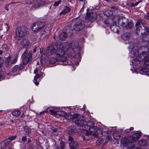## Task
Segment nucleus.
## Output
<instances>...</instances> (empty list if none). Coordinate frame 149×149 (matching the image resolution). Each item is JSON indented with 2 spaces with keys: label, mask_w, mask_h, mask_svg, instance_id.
Instances as JSON below:
<instances>
[{
  "label": "nucleus",
  "mask_w": 149,
  "mask_h": 149,
  "mask_svg": "<svg viewBox=\"0 0 149 149\" xmlns=\"http://www.w3.org/2000/svg\"><path fill=\"white\" fill-rule=\"evenodd\" d=\"M24 65L22 63L19 65H15L12 68L11 72L13 73H16L15 75L19 74V71L21 70L24 68Z\"/></svg>",
  "instance_id": "obj_7"
},
{
  "label": "nucleus",
  "mask_w": 149,
  "mask_h": 149,
  "mask_svg": "<svg viewBox=\"0 0 149 149\" xmlns=\"http://www.w3.org/2000/svg\"><path fill=\"white\" fill-rule=\"evenodd\" d=\"M76 125L80 127H83L85 126L86 125V122L84 120H80V119H78L76 120L75 122Z\"/></svg>",
  "instance_id": "obj_15"
},
{
  "label": "nucleus",
  "mask_w": 149,
  "mask_h": 149,
  "mask_svg": "<svg viewBox=\"0 0 149 149\" xmlns=\"http://www.w3.org/2000/svg\"><path fill=\"white\" fill-rule=\"evenodd\" d=\"M148 144L147 141L145 139L141 140L138 142V145L141 146H146Z\"/></svg>",
  "instance_id": "obj_17"
},
{
  "label": "nucleus",
  "mask_w": 149,
  "mask_h": 149,
  "mask_svg": "<svg viewBox=\"0 0 149 149\" xmlns=\"http://www.w3.org/2000/svg\"><path fill=\"white\" fill-rule=\"evenodd\" d=\"M61 2V0H59L55 2L54 4V6H58Z\"/></svg>",
  "instance_id": "obj_37"
},
{
  "label": "nucleus",
  "mask_w": 149,
  "mask_h": 149,
  "mask_svg": "<svg viewBox=\"0 0 149 149\" xmlns=\"http://www.w3.org/2000/svg\"><path fill=\"white\" fill-rule=\"evenodd\" d=\"M74 43H72L71 45H69L68 42L62 43L57 47L56 45H49L48 47V54L49 55H51L54 54L56 56V58H52L49 61V63L51 64H54L56 63L58 61H59L63 62V63L65 65H72L73 64H75L74 61L75 56V53L74 51H72L70 53H68L67 54L68 57L71 59L70 62L71 64L67 62L68 60L64 56L66 54V51L69 48V46L71 48L73 49L75 48L74 46H73Z\"/></svg>",
  "instance_id": "obj_1"
},
{
  "label": "nucleus",
  "mask_w": 149,
  "mask_h": 149,
  "mask_svg": "<svg viewBox=\"0 0 149 149\" xmlns=\"http://www.w3.org/2000/svg\"><path fill=\"white\" fill-rule=\"evenodd\" d=\"M51 129L54 132H56L58 130L57 127H52Z\"/></svg>",
  "instance_id": "obj_38"
},
{
  "label": "nucleus",
  "mask_w": 149,
  "mask_h": 149,
  "mask_svg": "<svg viewBox=\"0 0 149 149\" xmlns=\"http://www.w3.org/2000/svg\"><path fill=\"white\" fill-rule=\"evenodd\" d=\"M70 149H76L79 147V145L77 142H72L69 144Z\"/></svg>",
  "instance_id": "obj_16"
},
{
  "label": "nucleus",
  "mask_w": 149,
  "mask_h": 149,
  "mask_svg": "<svg viewBox=\"0 0 149 149\" xmlns=\"http://www.w3.org/2000/svg\"><path fill=\"white\" fill-rule=\"evenodd\" d=\"M96 14L93 13H88L86 14V19L88 22H93L96 18Z\"/></svg>",
  "instance_id": "obj_11"
},
{
  "label": "nucleus",
  "mask_w": 149,
  "mask_h": 149,
  "mask_svg": "<svg viewBox=\"0 0 149 149\" xmlns=\"http://www.w3.org/2000/svg\"><path fill=\"white\" fill-rule=\"evenodd\" d=\"M141 71L144 73L147 72H148V68L146 66H144L141 68Z\"/></svg>",
  "instance_id": "obj_29"
},
{
  "label": "nucleus",
  "mask_w": 149,
  "mask_h": 149,
  "mask_svg": "<svg viewBox=\"0 0 149 149\" xmlns=\"http://www.w3.org/2000/svg\"><path fill=\"white\" fill-rule=\"evenodd\" d=\"M111 29L113 30L114 32L117 33V30L118 29V27L115 25H112L111 26Z\"/></svg>",
  "instance_id": "obj_31"
},
{
  "label": "nucleus",
  "mask_w": 149,
  "mask_h": 149,
  "mask_svg": "<svg viewBox=\"0 0 149 149\" xmlns=\"http://www.w3.org/2000/svg\"><path fill=\"white\" fill-rule=\"evenodd\" d=\"M20 44L24 48H25L26 49L30 48L31 46V44L30 41L26 39L22 40L20 42Z\"/></svg>",
  "instance_id": "obj_10"
},
{
  "label": "nucleus",
  "mask_w": 149,
  "mask_h": 149,
  "mask_svg": "<svg viewBox=\"0 0 149 149\" xmlns=\"http://www.w3.org/2000/svg\"><path fill=\"white\" fill-rule=\"evenodd\" d=\"M84 22L81 20L77 21L74 26V29L76 31H79L84 28Z\"/></svg>",
  "instance_id": "obj_8"
},
{
  "label": "nucleus",
  "mask_w": 149,
  "mask_h": 149,
  "mask_svg": "<svg viewBox=\"0 0 149 149\" xmlns=\"http://www.w3.org/2000/svg\"><path fill=\"white\" fill-rule=\"evenodd\" d=\"M142 1L141 0H140V1H138L135 4H133L132 5L133 6H135L139 4Z\"/></svg>",
  "instance_id": "obj_47"
},
{
  "label": "nucleus",
  "mask_w": 149,
  "mask_h": 149,
  "mask_svg": "<svg viewBox=\"0 0 149 149\" xmlns=\"http://www.w3.org/2000/svg\"><path fill=\"white\" fill-rule=\"evenodd\" d=\"M18 58V56L16 55L15 56L13 60H11L10 61V63L11 64H14L17 61Z\"/></svg>",
  "instance_id": "obj_25"
},
{
  "label": "nucleus",
  "mask_w": 149,
  "mask_h": 149,
  "mask_svg": "<svg viewBox=\"0 0 149 149\" xmlns=\"http://www.w3.org/2000/svg\"><path fill=\"white\" fill-rule=\"evenodd\" d=\"M29 147L30 148H32L33 147H32V146L31 145H30L29 146Z\"/></svg>",
  "instance_id": "obj_63"
},
{
  "label": "nucleus",
  "mask_w": 149,
  "mask_h": 149,
  "mask_svg": "<svg viewBox=\"0 0 149 149\" xmlns=\"http://www.w3.org/2000/svg\"><path fill=\"white\" fill-rule=\"evenodd\" d=\"M111 8L113 9L116 10H118V8L116 7H111Z\"/></svg>",
  "instance_id": "obj_51"
},
{
  "label": "nucleus",
  "mask_w": 149,
  "mask_h": 149,
  "mask_svg": "<svg viewBox=\"0 0 149 149\" xmlns=\"http://www.w3.org/2000/svg\"><path fill=\"white\" fill-rule=\"evenodd\" d=\"M70 11V8L67 6H66L64 8L63 10L60 13V15L65 14L69 12Z\"/></svg>",
  "instance_id": "obj_19"
},
{
  "label": "nucleus",
  "mask_w": 149,
  "mask_h": 149,
  "mask_svg": "<svg viewBox=\"0 0 149 149\" xmlns=\"http://www.w3.org/2000/svg\"><path fill=\"white\" fill-rule=\"evenodd\" d=\"M31 141V139L30 138H28L27 142L28 143H29Z\"/></svg>",
  "instance_id": "obj_57"
},
{
  "label": "nucleus",
  "mask_w": 149,
  "mask_h": 149,
  "mask_svg": "<svg viewBox=\"0 0 149 149\" xmlns=\"http://www.w3.org/2000/svg\"><path fill=\"white\" fill-rule=\"evenodd\" d=\"M32 2V0H25L24 2V4L25 5H29L31 4Z\"/></svg>",
  "instance_id": "obj_33"
},
{
  "label": "nucleus",
  "mask_w": 149,
  "mask_h": 149,
  "mask_svg": "<svg viewBox=\"0 0 149 149\" xmlns=\"http://www.w3.org/2000/svg\"><path fill=\"white\" fill-rule=\"evenodd\" d=\"M45 5V2L41 0H38L34 2V4L32 6V8H36L43 6Z\"/></svg>",
  "instance_id": "obj_12"
},
{
  "label": "nucleus",
  "mask_w": 149,
  "mask_h": 149,
  "mask_svg": "<svg viewBox=\"0 0 149 149\" xmlns=\"http://www.w3.org/2000/svg\"><path fill=\"white\" fill-rule=\"evenodd\" d=\"M61 149H64L65 146V144L64 142L61 141L60 144Z\"/></svg>",
  "instance_id": "obj_32"
},
{
  "label": "nucleus",
  "mask_w": 149,
  "mask_h": 149,
  "mask_svg": "<svg viewBox=\"0 0 149 149\" xmlns=\"http://www.w3.org/2000/svg\"><path fill=\"white\" fill-rule=\"evenodd\" d=\"M47 112V111H46V110H45V111H43L40 112V114L41 115V113H45V112Z\"/></svg>",
  "instance_id": "obj_58"
},
{
  "label": "nucleus",
  "mask_w": 149,
  "mask_h": 149,
  "mask_svg": "<svg viewBox=\"0 0 149 149\" xmlns=\"http://www.w3.org/2000/svg\"><path fill=\"white\" fill-rule=\"evenodd\" d=\"M3 53V52L2 50H0V55H1Z\"/></svg>",
  "instance_id": "obj_61"
},
{
  "label": "nucleus",
  "mask_w": 149,
  "mask_h": 149,
  "mask_svg": "<svg viewBox=\"0 0 149 149\" xmlns=\"http://www.w3.org/2000/svg\"><path fill=\"white\" fill-rule=\"evenodd\" d=\"M32 55V51H30L28 52V50L26 49L21 56V58L22 60V63L25 65L28 63H31L33 58Z\"/></svg>",
  "instance_id": "obj_2"
},
{
  "label": "nucleus",
  "mask_w": 149,
  "mask_h": 149,
  "mask_svg": "<svg viewBox=\"0 0 149 149\" xmlns=\"http://www.w3.org/2000/svg\"><path fill=\"white\" fill-rule=\"evenodd\" d=\"M146 74V75H147L148 76V73H147V74Z\"/></svg>",
  "instance_id": "obj_64"
},
{
  "label": "nucleus",
  "mask_w": 149,
  "mask_h": 149,
  "mask_svg": "<svg viewBox=\"0 0 149 149\" xmlns=\"http://www.w3.org/2000/svg\"><path fill=\"white\" fill-rule=\"evenodd\" d=\"M68 140L69 141H72L73 140V139L72 136H69L68 138Z\"/></svg>",
  "instance_id": "obj_49"
},
{
  "label": "nucleus",
  "mask_w": 149,
  "mask_h": 149,
  "mask_svg": "<svg viewBox=\"0 0 149 149\" xmlns=\"http://www.w3.org/2000/svg\"><path fill=\"white\" fill-rule=\"evenodd\" d=\"M38 72V70L36 69L34 70L33 73L35 74H36Z\"/></svg>",
  "instance_id": "obj_52"
},
{
  "label": "nucleus",
  "mask_w": 149,
  "mask_h": 149,
  "mask_svg": "<svg viewBox=\"0 0 149 149\" xmlns=\"http://www.w3.org/2000/svg\"><path fill=\"white\" fill-rule=\"evenodd\" d=\"M105 13L106 15L108 17H111L113 15V12L110 10H107L105 11Z\"/></svg>",
  "instance_id": "obj_24"
},
{
  "label": "nucleus",
  "mask_w": 149,
  "mask_h": 149,
  "mask_svg": "<svg viewBox=\"0 0 149 149\" xmlns=\"http://www.w3.org/2000/svg\"><path fill=\"white\" fill-rule=\"evenodd\" d=\"M37 48V47H36L33 50V52H36V49Z\"/></svg>",
  "instance_id": "obj_59"
},
{
  "label": "nucleus",
  "mask_w": 149,
  "mask_h": 149,
  "mask_svg": "<svg viewBox=\"0 0 149 149\" xmlns=\"http://www.w3.org/2000/svg\"><path fill=\"white\" fill-rule=\"evenodd\" d=\"M84 8L83 7H82V8H81V10H80V11L81 12L84 9Z\"/></svg>",
  "instance_id": "obj_62"
},
{
  "label": "nucleus",
  "mask_w": 149,
  "mask_h": 149,
  "mask_svg": "<svg viewBox=\"0 0 149 149\" xmlns=\"http://www.w3.org/2000/svg\"><path fill=\"white\" fill-rule=\"evenodd\" d=\"M45 27H44L42 28V30L41 32V33L42 34L44 33H45L47 31V30L45 29Z\"/></svg>",
  "instance_id": "obj_45"
},
{
  "label": "nucleus",
  "mask_w": 149,
  "mask_h": 149,
  "mask_svg": "<svg viewBox=\"0 0 149 149\" xmlns=\"http://www.w3.org/2000/svg\"><path fill=\"white\" fill-rule=\"evenodd\" d=\"M21 139L23 142H25L27 141V138L26 136H23Z\"/></svg>",
  "instance_id": "obj_41"
},
{
  "label": "nucleus",
  "mask_w": 149,
  "mask_h": 149,
  "mask_svg": "<svg viewBox=\"0 0 149 149\" xmlns=\"http://www.w3.org/2000/svg\"><path fill=\"white\" fill-rule=\"evenodd\" d=\"M54 149H59V148L57 145H55L54 146Z\"/></svg>",
  "instance_id": "obj_50"
},
{
  "label": "nucleus",
  "mask_w": 149,
  "mask_h": 149,
  "mask_svg": "<svg viewBox=\"0 0 149 149\" xmlns=\"http://www.w3.org/2000/svg\"><path fill=\"white\" fill-rule=\"evenodd\" d=\"M5 9L7 11H8L9 10L8 8V7H7V6H5Z\"/></svg>",
  "instance_id": "obj_60"
},
{
  "label": "nucleus",
  "mask_w": 149,
  "mask_h": 149,
  "mask_svg": "<svg viewBox=\"0 0 149 149\" xmlns=\"http://www.w3.org/2000/svg\"><path fill=\"white\" fill-rule=\"evenodd\" d=\"M112 139V138L111 136L108 135L106 137V140H107L109 141H111Z\"/></svg>",
  "instance_id": "obj_39"
},
{
  "label": "nucleus",
  "mask_w": 149,
  "mask_h": 149,
  "mask_svg": "<svg viewBox=\"0 0 149 149\" xmlns=\"http://www.w3.org/2000/svg\"><path fill=\"white\" fill-rule=\"evenodd\" d=\"M120 142L121 143L123 146H126L132 149L133 148V146H131L129 138L124 137L121 139Z\"/></svg>",
  "instance_id": "obj_9"
},
{
  "label": "nucleus",
  "mask_w": 149,
  "mask_h": 149,
  "mask_svg": "<svg viewBox=\"0 0 149 149\" xmlns=\"http://www.w3.org/2000/svg\"><path fill=\"white\" fill-rule=\"evenodd\" d=\"M65 115V117L66 119L72 120L75 119L79 116V114L77 113L74 114L73 116H72L70 114H67L65 112H63Z\"/></svg>",
  "instance_id": "obj_14"
},
{
  "label": "nucleus",
  "mask_w": 149,
  "mask_h": 149,
  "mask_svg": "<svg viewBox=\"0 0 149 149\" xmlns=\"http://www.w3.org/2000/svg\"><path fill=\"white\" fill-rule=\"evenodd\" d=\"M113 19H116V21L115 22V23L116 24L117 23H118L119 22V18L118 16H116Z\"/></svg>",
  "instance_id": "obj_40"
},
{
  "label": "nucleus",
  "mask_w": 149,
  "mask_h": 149,
  "mask_svg": "<svg viewBox=\"0 0 149 149\" xmlns=\"http://www.w3.org/2000/svg\"><path fill=\"white\" fill-rule=\"evenodd\" d=\"M50 112L51 113V114L53 115H55L57 114L56 112L53 110H50Z\"/></svg>",
  "instance_id": "obj_42"
},
{
  "label": "nucleus",
  "mask_w": 149,
  "mask_h": 149,
  "mask_svg": "<svg viewBox=\"0 0 149 149\" xmlns=\"http://www.w3.org/2000/svg\"><path fill=\"white\" fill-rule=\"evenodd\" d=\"M140 28H141V26H140L137 28L136 29V30H137L138 31H139V32L140 31H141V30H140Z\"/></svg>",
  "instance_id": "obj_53"
},
{
  "label": "nucleus",
  "mask_w": 149,
  "mask_h": 149,
  "mask_svg": "<svg viewBox=\"0 0 149 149\" xmlns=\"http://www.w3.org/2000/svg\"><path fill=\"white\" fill-rule=\"evenodd\" d=\"M11 56H9L5 60V64L6 66H8L9 64V63L10 61Z\"/></svg>",
  "instance_id": "obj_27"
},
{
  "label": "nucleus",
  "mask_w": 149,
  "mask_h": 149,
  "mask_svg": "<svg viewBox=\"0 0 149 149\" xmlns=\"http://www.w3.org/2000/svg\"><path fill=\"white\" fill-rule=\"evenodd\" d=\"M2 65L1 64H0V72L2 71Z\"/></svg>",
  "instance_id": "obj_54"
},
{
  "label": "nucleus",
  "mask_w": 149,
  "mask_h": 149,
  "mask_svg": "<svg viewBox=\"0 0 149 149\" xmlns=\"http://www.w3.org/2000/svg\"><path fill=\"white\" fill-rule=\"evenodd\" d=\"M134 128L133 127H131L129 129H127L126 130H125V131L127 132H129L130 131L132 130H133Z\"/></svg>",
  "instance_id": "obj_43"
},
{
  "label": "nucleus",
  "mask_w": 149,
  "mask_h": 149,
  "mask_svg": "<svg viewBox=\"0 0 149 149\" xmlns=\"http://www.w3.org/2000/svg\"><path fill=\"white\" fill-rule=\"evenodd\" d=\"M133 24L132 22H130L128 23L127 24L126 26V28L127 29H130L133 27Z\"/></svg>",
  "instance_id": "obj_30"
},
{
  "label": "nucleus",
  "mask_w": 149,
  "mask_h": 149,
  "mask_svg": "<svg viewBox=\"0 0 149 149\" xmlns=\"http://www.w3.org/2000/svg\"><path fill=\"white\" fill-rule=\"evenodd\" d=\"M45 24L44 22H38L34 23L32 26V30L34 32H38L42 29Z\"/></svg>",
  "instance_id": "obj_6"
},
{
  "label": "nucleus",
  "mask_w": 149,
  "mask_h": 149,
  "mask_svg": "<svg viewBox=\"0 0 149 149\" xmlns=\"http://www.w3.org/2000/svg\"><path fill=\"white\" fill-rule=\"evenodd\" d=\"M145 18L146 19H149V16L145 15Z\"/></svg>",
  "instance_id": "obj_56"
},
{
  "label": "nucleus",
  "mask_w": 149,
  "mask_h": 149,
  "mask_svg": "<svg viewBox=\"0 0 149 149\" xmlns=\"http://www.w3.org/2000/svg\"><path fill=\"white\" fill-rule=\"evenodd\" d=\"M144 63L145 65L147 66L149 65V58L148 56L145 57L144 59Z\"/></svg>",
  "instance_id": "obj_28"
},
{
  "label": "nucleus",
  "mask_w": 149,
  "mask_h": 149,
  "mask_svg": "<svg viewBox=\"0 0 149 149\" xmlns=\"http://www.w3.org/2000/svg\"><path fill=\"white\" fill-rule=\"evenodd\" d=\"M41 76V74H37L34 77L33 82L36 86H38L39 84V83L37 81V79L40 78Z\"/></svg>",
  "instance_id": "obj_18"
},
{
  "label": "nucleus",
  "mask_w": 149,
  "mask_h": 149,
  "mask_svg": "<svg viewBox=\"0 0 149 149\" xmlns=\"http://www.w3.org/2000/svg\"><path fill=\"white\" fill-rule=\"evenodd\" d=\"M2 48L3 49H6L8 48V46L6 44H3L2 46Z\"/></svg>",
  "instance_id": "obj_44"
},
{
  "label": "nucleus",
  "mask_w": 149,
  "mask_h": 149,
  "mask_svg": "<svg viewBox=\"0 0 149 149\" xmlns=\"http://www.w3.org/2000/svg\"><path fill=\"white\" fill-rule=\"evenodd\" d=\"M141 28L142 29H141V35L143 36V38L145 36H148L149 32V29L148 27H147L146 26H143V27L141 26Z\"/></svg>",
  "instance_id": "obj_13"
},
{
  "label": "nucleus",
  "mask_w": 149,
  "mask_h": 149,
  "mask_svg": "<svg viewBox=\"0 0 149 149\" xmlns=\"http://www.w3.org/2000/svg\"><path fill=\"white\" fill-rule=\"evenodd\" d=\"M4 26L5 27L6 29V32H8L10 29L9 25L7 23H6L4 24Z\"/></svg>",
  "instance_id": "obj_35"
},
{
  "label": "nucleus",
  "mask_w": 149,
  "mask_h": 149,
  "mask_svg": "<svg viewBox=\"0 0 149 149\" xmlns=\"http://www.w3.org/2000/svg\"><path fill=\"white\" fill-rule=\"evenodd\" d=\"M68 36V35L67 34V33L66 32H63L61 33L59 36V38L61 40H64L65 38L67 37Z\"/></svg>",
  "instance_id": "obj_20"
},
{
  "label": "nucleus",
  "mask_w": 149,
  "mask_h": 149,
  "mask_svg": "<svg viewBox=\"0 0 149 149\" xmlns=\"http://www.w3.org/2000/svg\"><path fill=\"white\" fill-rule=\"evenodd\" d=\"M21 111L19 110H15L13 111L12 114L13 116H18L21 114Z\"/></svg>",
  "instance_id": "obj_23"
},
{
  "label": "nucleus",
  "mask_w": 149,
  "mask_h": 149,
  "mask_svg": "<svg viewBox=\"0 0 149 149\" xmlns=\"http://www.w3.org/2000/svg\"><path fill=\"white\" fill-rule=\"evenodd\" d=\"M1 149H5L6 146V145L4 142H2L1 143Z\"/></svg>",
  "instance_id": "obj_34"
},
{
  "label": "nucleus",
  "mask_w": 149,
  "mask_h": 149,
  "mask_svg": "<svg viewBox=\"0 0 149 149\" xmlns=\"http://www.w3.org/2000/svg\"><path fill=\"white\" fill-rule=\"evenodd\" d=\"M145 22L144 20L138 19L137 20V22L136 24V26H139L141 24L142 25H144L145 24Z\"/></svg>",
  "instance_id": "obj_21"
},
{
  "label": "nucleus",
  "mask_w": 149,
  "mask_h": 149,
  "mask_svg": "<svg viewBox=\"0 0 149 149\" xmlns=\"http://www.w3.org/2000/svg\"><path fill=\"white\" fill-rule=\"evenodd\" d=\"M27 29L25 27H18L16 31V38H21L24 37L27 33Z\"/></svg>",
  "instance_id": "obj_4"
},
{
  "label": "nucleus",
  "mask_w": 149,
  "mask_h": 149,
  "mask_svg": "<svg viewBox=\"0 0 149 149\" xmlns=\"http://www.w3.org/2000/svg\"><path fill=\"white\" fill-rule=\"evenodd\" d=\"M94 123L91 121H89L87 122H86V125H85L86 127H88V128L90 132H91L92 134L95 136H97L98 134L97 133V128L94 126Z\"/></svg>",
  "instance_id": "obj_3"
},
{
  "label": "nucleus",
  "mask_w": 149,
  "mask_h": 149,
  "mask_svg": "<svg viewBox=\"0 0 149 149\" xmlns=\"http://www.w3.org/2000/svg\"><path fill=\"white\" fill-rule=\"evenodd\" d=\"M67 131L70 132L72 133H73L76 132V130H75L74 127L72 126L68 127L67 128Z\"/></svg>",
  "instance_id": "obj_22"
},
{
  "label": "nucleus",
  "mask_w": 149,
  "mask_h": 149,
  "mask_svg": "<svg viewBox=\"0 0 149 149\" xmlns=\"http://www.w3.org/2000/svg\"><path fill=\"white\" fill-rule=\"evenodd\" d=\"M141 134L140 132H136L131 137H129L130 142L131 146H133V148L134 147L133 143L136 142L139 140V138L141 136Z\"/></svg>",
  "instance_id": "obj_5"
},
{
  "label": "nucleus",
  "mask_w": 149,
  "mask_h": 149,
  "mask_svg": "<svg viewBox=\"0 0 149 149\" xmlns=\"http://www.w3.org/2000/svg\"><path fill=\"white\" fill-rule=\"evenodd\" d=\"M16 137H17L16 135H15V136H11L9 137L8 138V139L12 141V140H14L16 138Z\"/></svg>",
  "instance_id": "obj_36"
},
{
  "label": "nucleus",
  "mask_w": 149,
  "mask_h": 149,
  "mask_svg": "<svg viewBox=\"0 0 149 149\" xmlns=\"http://www.w3.org/2000/svg\"><path fill=\"white\" fill-rule=\"evenodd\" d=\"M98 141H99V143H102V139H98Z\"/></svg>",
  "instance_id": "obj_55"
},
{
  "label": "nucleus",
  "mask_w": 149,
  "mask_h": 149,
  "mask_svg": "<svg viewBox=\"0 0 149 149\" xmlns=\"http://www.w3.org/2000/svg\"><path fill=\"white\" fill-rule=\"evenodd\" d=\"M142 1L141 0H140V1H138L135 4H133L132 5L133 6H135L139 4Z\"/></svg>",
  "instance_id": "obj_46"
},
{
  "label": "nucleus",
  "mask_w": 149,
  "mask_h": 149,
  "mask_svg": "<svg viewBox=\"0 0 149 149\" xmlns=\"http://www.w3.org/2000/svg\"><path fill=\"white\" fill-rule=\"evenodd\" d=\"M24 129L27 134L29 135V133L31 132V129L29 127L26 126L24 127Z\"/></svg>",
  "instance_id": "obj_26"
},
{
  "label": "nucleus",
  "mask_w": 149,
  "mask_h": 149,
  "mask_svg": "<svg viewBox=\"0 0 149 149\" xmlns=\"http://www.w3.org/2000/svg\"><path fill=\"white\" fill-rule=\"evenodd\" d=\"M90 133H91L92 134L91 132H88L87 131H86L85 135H86L88 136L90 134Z\"/></svg>",
  "instance_id": "obj_48"
}]
</instances>
